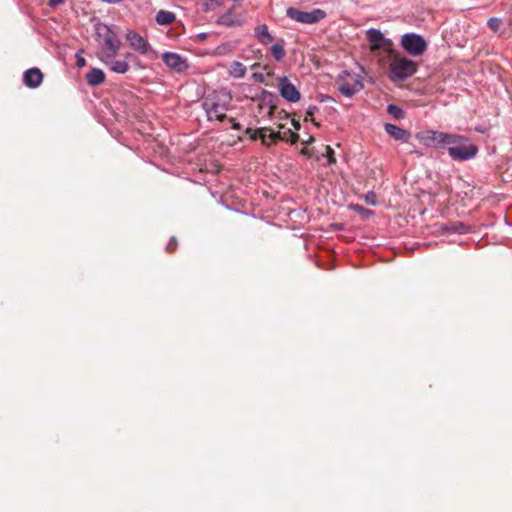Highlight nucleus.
I'll return each mask as SVG.
<instances>
[{
  "mask_svg": "<svg viewBox=\"0 0 512 512\" xmlns=\"http://www.w3.org/2000/svg\"><path fill=\"white\" fill-rule=\"evenodd\" d=\"M271 55L276 61H281L285 56V49L283 44L275 43L271 46Z\"/></svg>",
  "mask_w": 512,
  "mask_h": 512,
  "instance_id": "obj_23",
  "label": "nucleus"
},
{
  "mask_svg": "<svg viewBox=\"0 0 512 512\" xmlns=\"http://www.w3.org/2000/svg\"><path fill=\"white\" fill-rule=\"evenodd\" d=\"M292 125L294 126V128L296 130L300 129V123L298 121L294 120V119L292 120Z\"/></svg>",
  "mask_w": 512,
  "mask_h": 512,
  "instance_id": "obj_33",
  "label": "nucleus"
},
{
  "mask_svg": "<svg viewBox=\"0 0 512 512\" xmlns=\"http://www.w3.org/2000/svg\"><path fill=\"white\" fill-rule=\"evenodd\" d=\"M162 61L167 67L177 73H183L189 68L187 59L178 53L165 52L162 55Z\"/></svg>",
  "mask_w": 512,
  "mask_h": 512,
  "instance_id": "obj_12",
  "label": "nucleus"
},
{
  "mask_svg": "<svg viewBox=\"0 0 512 512\" xmlns=\"http://www.w3.org/2000/svg\"><path fill=\"white\" fill-rule=\"evenodd\" d=\"M387 111L390 115H392L396 119H401L404 117L403 110L397 105L390 104L388 105Z\"/></svg>",
  "mask_w": 512,
  "mask_h": 512,
  "instance_id": "obj_24",
  "label": "nucleus"
},
{
  "mask_svg": "<svg viewBox=\"0 0 512 512\" xmlns=\"http://www.w3.org/2000/svg\"><path fill=\"white\" fill-rule=\"evenodd\" d=\"M444 229L447 231L454 232V233H462L465 229V225L463 223L459 222V223H454L449 226H446Z\"/></svg>",
  "mask_w": 512,
  "mask_h": 512,
  "instance_id": "obj_25",
  "label": "nucleus"
},
{
  "mask_svg": "<svg viewBox=\"0 0 512 512\" xmlns=\"http://www.w3.org/2000/svg\"><path fill=\"white\" fill-rule=\"evenodd\" d=\"M246 71L247 69L243 63L239 61H233L230 64L228 73L231 77L235 79H241L246 75Z\"/></svg>",
  "mask_w": 512,
  "mask_h": 512,
  "instance_id": "obj_20",
  "label": "nucleus"
},
{
  "mask_svg": "<svg viewBox=\"0 0 512 512\" xmlns=\"http://www.w3.org/2000/svg\"><path fill=\"white\" fill-rule=\"evenodd\" d=\"M76 66L78 68L86 66V59L79 52L76 53Z\"/></svg>",
  "mask_w": 512,
  "mask_h": 512,
  "instance_id": "obj_27",
  "label": "nucleus"
},
{
  "mask_svg": "<svg viewBox=\"0 0 512 512\" xmlns=\"http://www.w3.org/2000/svg\"><path fill=\"white\" fill-rule=\"evenodd\" d=\"M62 3H64V0H48V5L52 8H55Z\"/></svg>",
  "mask_w": 512,
  "mask_h": 512,
  "instance_id": "obj_31",
  "label": "nucleus"
},
{
  "mask_svg": "<svg viewBox=\"0 0 512 512\" xmlns=\"http://www.w3.org/2000/svg\"><path fill=\"white\" fill-rule=\"evenodd\" d=\"M95 34L96 39L99 41L103 47L97 53V56L103 55L106 53H118L121 48V41L111 26H108L105 23H97L95 24Z\"/></svg>",
  "mask_w": 512,
  "mask_h": 512,
  "instance_id": "obj_3",
  "label": "nucleus"
},
{
  "mask_svg": "<svg viewBox=\"0 0 512 512\" xmlns=\"http://www.w3.org/2000/svg\"><path fill=\"white\" fill-rule=\"evenodd\" d=\"M86 80L90 86H98L104 82L105 73L99 68H92L86 74Z\"/></svg>",
  "mask_w": 512,
  "mask_h": 512,
  "instance_id": "obj_18",
  "label": "nucleus"
},
{
  "mask_svg": "<svg viewBox=\"0 0 512 512\" xmlns=\"http://www.w3.org/2000/svg\"><path fill=\"white\" fill-rule=\"evenodd\" d=\"M337 83L340 93L346 97H352L363 88L361 77L347 71L339 75Z\"/></svg>",
  "mask_w": 512,
  "mask_h": 512,
  "instance_id": "obj_6",
  "label": "nucleus"
},
{
  "mask_svg": "<svg viewBox=\"0 0 512 512\" xmlns=\"http://www.w3.org/2000/svg\"><path fill=\"white\" fill-rule=\"evenodd\" d=\"M118 53H106L99 55V60L112 72L117 74H125L129 71L130 66L128 58L132 56L131 53H127L124 58L116 59Z\"/></svg>",
  "mask_w": 512,
  "mask_h": 512,
  "instance_id": "obj_9",
  "label": "nucleus"
},
{
  "mask_svg": "<svg viewBox=\"0 0 512 512\" xmlns=\"http://www.w3.org/2000/svg\"><path fill=\"white\" fill-rule=\"evenodd\" d=\"M175 20V15L166 10H160L156 14V22L159 25H169Z\"/></svg>",
  "mask_w": 512,
  "mask_h": 512,
  "instance_id": "obj_21",
  "label": "nucleus"
},
{
  "mask_svg": "<svg viewBox=\"0 0 512 512\" xmlns=\"http://www.w3.org/2000/svg\"><path fill=\"white\" fill-rule=\"evenodd\" d=\"M366 36L372 51H376L380 48L388 49L391 46V41L386 39L378 29H369Z\"/></svg>",
  "mask_w": 512,
  "mask_h": 512,
  "instance_id": "obj_14",
  "label": "nucleus"
},
{
  "mask_svg": "<svg viewBox=\"0 0 512 512\" xmlns=\"http://www.w3.org/2000/svg\"><path fill=\"white\" fill-rule=\"evenodd\" d=\"M318 111V107L317 106H309L307 111H306V117H305V121L308 120V117H312L316 112Z\"/></svg>",
  "mask_w": 512,
  "mask_h": 512,
  "instance_id": "obj_28",
  "label": "nucleus"
},
{
  "mask_svg": "<svg viewBox=\"0 0 512 512\" xmlns=\"http://www.w3.org/2000/svg\"><path fill=\"white\" fill-rule=\"evenodd\" d=\"M326 153H327V158H328L329 163H334L335 162V159L333 157L334 151L330 146L326 147Z\"/></svg>",
  "mask_w": 512,
  "mask_h": 512,
  "instance_id": "obj_29",
  "label": "nucleus"
},
{
  "mask_svg": "<svg viewBox=\"0 0 512 512\" xmlns=\"http://www.w3.org/2000/svg\"><path fill=\"white\" fill-rule=\"evenodd\" d=\"M229 121L232 123V128L235 129V130H240L241 129V125L235 121V119L233 118H230Z\"/></svg>",
  "mask_w": 512,
  "mask_h": 512,
  "instance_id": "obj_32",
  "label": "nucleus"
},
{
  "mask_svg": "<svg viewBox=\"0 0 512 512\" xmlns=\"http://www.w3.org/2000/svg\"><path fill=\"white\" fill-rule=\"evenodd\" d=\"M286 15L290 19L302 24H316L326 17V12L322 9H313L311 11H302L294 7L286 10Z\"/></svg>",
  "mask_w": 512,
  "mask_h": 512,
  "instance_id": "obj_7",
  "label": "nucleus"
},
{
  "mask_svg": "<svg viewBox=\"0 0 512 512\" xmlns=\"http://www.w3.org/2000/svg\"><path fill=\"white\" fill-rule=\"evenodd\" d=\"M217 24L232 27L240 26L242 24V21L239 17L233 14L232 10H228L226 13H224L218 18Z\"/></svg>",
  "mask_w": 512,
  "mask_h": 512,
  "instance_id": "obj_19",
  "label": "nucleus"
},
{
  "mask_svg": "<svg viewBox=\"0 0 512 512\" xmlns=\"http://www.w3.org/2000/svg\"><path fill=\"white\" fill-rule=\"evenodd\" d=\"M367 203H370L371 205H374L375 202L373 200H369V196L366 197Z\"/></svg>",
  "mask_w": 512,
  "mask_h": 512,
  "instance_id": "obj_35",
  "label": "nucleus"
},
{
  "mask_svg": "<svg viewBox=\"0 0 512 512\" xmlns=\"http://www.w3.org/2000/svg\"><path fill=\"white\" fill-rule=\"evenodd\" d=\"M447 132L437 130H424L416 134V139L426 147L443 149L447 139Z\"/></svg>",
  "mask_w": 512,
  "mask_h": 512,
  "instance_id": "obj_10",
  "label": "nucleus"
},
{
  "mask_svg": "<svg viewBox=\"0 0 512 512\" xmlns=\"http://www.w3.org/2000/svg\"><path fill=\"white\" fill-rule=\"evenodd\" d=\"M278 90L281 97L288 102L295 103L301 98V94L296 86L286 76L279 78Z\"/></svg>",
  "mask_w": 512,
  "mask_h": 512,
  "instance_id": "obj_11",
  "label": "nucleus"
},
{
  "mask_svg": "<svg viewBox=\"0 0 512 512\" xmlns=\"http://www.w3.org/2000/svg\"><path fill=\"white\" fill-rule=\"evenodd\" d=\"M245 133L248 134L252 140L260 139L262 144L266 146H270L276 140H284L291 143H296L299 138V135L293 132L291 129H287L283 132H274L269 128H260L258 130L247 128Z\"/></svg>",
  "mask_w": 512,
  "mask_h": 512,
  "instance_id": "obj_4",
  "label": "nucleus"
},
{
  "mask_svg": "<svg viewBox=\"0 0 512 512\" xmlns=\"http://www.w3.org/2000/svg\"><path fill=\"white\" fill-rule=\"evenodd\" d=\"M126 40L129 43V46L133 50L139 52L140 54L145 55L151 49L149 42L146 39H144V37H142L138 32H136L134 30L127 31Z\"/></svg>",
  "mask_w": 512,
  "mask_h": 512,
  "instance_id": "obj_13",
  "label": "nucleus"
},
{
  "mask_svg": "<svg viewBox=\"0 0 512 512\" xmlns=\"http://www.w3.org/2000/svg\"><path fill=\"white\" fill-rule=\"evenodd\" d=\"M43 80V74L38 68L28 69L23 76V81L27 87L36 88Z\"/></svg>",
  "mask_w": 512,
  "mask_h": 512,
  "instance_id": "obj_15",
  "label": "nucleus"
},
{
  "mask_svg": "<svg viewBox=\"0 0 512 512\" xmlns=\"http://www.w3.org/2000/svg\"><path fill=\"white\" fill-rule=\"evenodd\" d=\"M355 209H357V210H358V209H359V210H364V209H363V207H360V206H356V208H355Z\"/></svg>",
  "mask_w": 512,
  "mask_h": 512,
  "instance_id": "obj_37",
  "label": "nucleus"
},
{
  "mask_svg": "<svg viewBox=\"0 0 512 512\" xmlns=\"http://www.w3.org/2000/svg\"><path fill=\"white\" fill-rule=\"evenodd\" d=\"M444 142L450 158L454 161L464 162L473 159L479 149L469 137L461 134L448 133Z\"/></svg>",
  "mask_w": 512,
  "mask_h": 512,
  "instance_id": "obj_2",
  "label": "nucleus"
},
{
  "mask_svg": "<svg viewBox=\"0 0 512 512\" xmlns=\"http://www.w3.org/2000/svg\"><path fill=\"white\" fill-rule=\"evenodd\" d=\"M417 71V63L406 57H396L390 64V79L404 81Z\"/></svg>",
  "mask_w": 512,
  "mask_h": 512,
  "instance_id": "obj_5",
  "label": "nucleus"
},
{
  "mask_svg": "<svg viewBox=\"0 0 512 512\" xmlns=\"http://www.w3.org/2000/svg\"><path fill=\"white\" fill-rule=\"evenodd\" d=\"M313 140H314V138L312 136H310L309 138H307L306 141H304V143L305 144H310Z\"/></svg>",
  "mask_w": 512,
  "mask_h": 512,
  "instance_id": "obj_34",
  "label": "nucleus"
},
{
  "mask_svg": "<svg viewBox=\"0 0 512 512\" xmlns=\"http://www.w3.org/2000/svg\"><path fill=\"white\" fill-rule=\"evenodd\" d=\"M176 248V240L174 237L171 238L170 243L166 246L168 252L174 251Z\"/></svg>",
  "mask_w": 512,
  "mask_h": 512,
  "instance_id": "obj_30",
  "label": "nucleus"
},
{
  "mask_svg": "<svg viewBox=\"0 0 512 512\" xmlns=\"http://www.w3.org/2000/svg\"><path fill=\"white\" fill-rule=\"evenodd\" d=\"M488 25L492 30L497 31L500 26V20L497 18H490L488 20Z\"/></svg>",
  "mask_w": 512,
  "mask_h": 512,
  "instance_id": "obj_26",
  "label": "nucleus"
},
{
  "mask_svg": "<svg viewBox=\"0 0 512 512\" xmlns=\"http://www.w3.org/2000/svg\"><path fill=\"white\" fill-rule=\"evenodd\" d=\"M231 92L225 88L215 90L209 93L202 102V107L206 112L209 121L222 122L226 118V113L231 105Z\"/></svg>",
  "mask_w": 512,
  "mask_h": 512,
  "instance_id": "obj_1",
  "label": "nucleus"
},
{
  "mask_svg": "<svg viewBox=\"0 0 512 512\" xmlns=\"http://www.w3.org/2000/svg\"><path fill=\"white\" fill-rule=\"evenodd\" d=\"M254 37L262 45H267L274 40L266 24H259L254 28Z\"/></svg>",
  "mask_w": 512,
  "mask_h": 512,
  "instance_id": "obj_17",
  "label": "nucleus"
},
{
  "mask_svg": "<svg viewBox=\"0 0 512 512\" xmlns=\"http://www.w3.org/2000/svg\"><path fill=\"white\" fill-rule=\"evenodd\" d=\"M401 45L412 56H420L427 49V43L424 38L415 33L404 34L401 38Z\"/></svg>",
  "mask_w": 512,
  "mask_h": 512,
  "instance_id": "obj_8",
  "label": "nucleus"
},
{
  "mask_svg": "<svg viewBox=\"0 0 512 512\" xmlns=\"http://www.w3.org/2000/svg\"><path fill=\"white\" fill-rule=\"evenodd\" d=\"M227 0H200L202 10L205 12L213 11L222 6Z\"/></svg>",
  "mask_w": 512,
  "mask_h": 512,
  "instance_id": "obj_22",
  "label": "nucleus"
},
{
  "mask_svg": "<svg viewBox=\"0 0 512 512\" xmlns=\"http://www.w3.org/2000/svg\"><path fill=\"white\" fill-rule=\"evenodd\" d=\"M311 122H313L315 125H318V123H316L314 119H311Z\"/></svg>",
  "mask_w": 512,
  "mask_h": 512,
  "instance_id": "obj_38",
  "label": "nucleus"
},
{
  "mask_svg": "<svg viewBox=\"0 0 512 512\" xmlns=\"http://www.w3.org/2000/svg\"><path fill=\"white\" fill-rule=\"evenodd\" d=\"M384 129L385 132L395 140L407 142L410 138V133L397 125L387 123Z\"/></svg>",
  "mask_w": 512,
  "mask_h": 512,
  "instance_id": "obj_16",
  "label": "nucleus"
},
{
  "mask_svg": "<svg viewBox=\"0 0 512 512\" xmlns=\"http://www.w3.org/2000/svg\"><path fill=\"white\" fill-rule=\"evenodd\" d=\"M198 36H199V38H201V39H205V38H206V34H199Z\"/></svg>",
  "mask_w": 512,
  "mask_h": 512,
  "instance_id": "obj_36",
  "label": "nucleus"
}]
</instances>
